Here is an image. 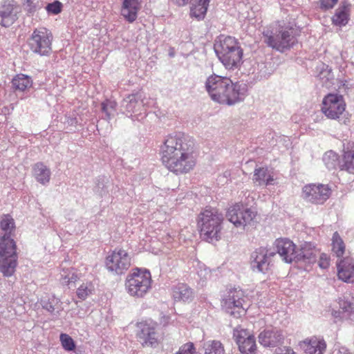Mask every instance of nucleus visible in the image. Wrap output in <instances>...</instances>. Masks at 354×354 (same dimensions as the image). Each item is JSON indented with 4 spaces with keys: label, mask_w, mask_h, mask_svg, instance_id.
<instances>
[{
    "label": "nucleus",
    "mask_w": 354,
    "mask_h": 354,
    "mask_svg": "<svg viewBox=\"0 0 354 354\" xmlns=\"http://www.w3.org/2000/svg\"><path fill=\"white\" fill-rule=\"evenodd\" d=\"M160 160L176 175H185L193 170L196 156L193 140L183 132L169 134L160 147Z\"/></svg>",
    "instance_id": "1"
},
{
    "label": "nucleus",
    "mask_w": 354,
    "mask_h": 354,
    "mask_svg": "<svg viewBox=\"0 0 354 354\" xmlns=\"http://www.w3.org/2000/svg\"><path fill=\"white\" fill-rule=\"evenodd\" d=\"M205 88L213 101L228 106L243 101L248 94L246 84L233 82L230 77L215 74L207 79Z\"/></svg>",
    "instance_id": "2"
},
{
    "label": "nucleus",
    "mask_w": 354,
    "mask_h": 354,
    "mask_svg": "<svg viewBox=\"0 0 354 354\" xmlns=\"http://www.w3.org/2000/svg\"><path fill=\"white\" fill-rule=\"evenodd\" d=\"M1 229L5 234L0 239V271L5 277L12 276L17 265V245L10 238L15 230L14 219L9 214L3 215L0 221Z\"/></svg>",
    "instance_id": "3"
},
{
    "label": "nucleus",
    "mask_w": 354,
    "mask_h": 354,
    "mask_svg": "<svg viewBox=\"0 0 354 354\" xmlns=\"http://www.w3.org/2000/svg\"><path fill=\"white\" fill-rule=\"evenodd\" d=\"M156 104V99L138 91L127 95L121 102V108L123 113L133 120H141L147 115L148 109Z\"/></svg>",
    "instance_id": "4"
},
{
    "label": "nucleus",
    "mask_w": 354,
    "mask_h": 354,
    "mask_svg": "<svg viewBox=\"0 0 354 354\" xmlns=\"http://www.w3.org/2000/svg\"><path fill=\"white\" fill-rule=\"evenodd\" d=\"M223 221V214L215 208L208 207L198 215V227L201 236L208 242L217 241L221 239Z\"/></svg>",
    "instance_id": "5"
},
{
    "label": "nucleus",
    "mask_w": 354,
    "mask_h": 354,
    "mask_svg": "<svg viewBox=\"0 0 354 354\" xmlns=\"http://www.w3.org/2000/svg\"><path fill=\"white\" fill-rule=\"evenodd\" d=\"M292 28L283 27L279 24H273L263 31L264 42L268 46L280 52L292 48L297 42V39Z\"/></svg>",
    "instance_id": "6"
},
{
    "label": "nucleus",
    "mask_w": 354,
    "mask_h": 354,
    "mask_svg": "<svg viewBox=\"0 0 354 354\" xmlns=\"http://www.w3.org/2000/svg\"><path fill=\"white\" fill-rule=\"evenodd\" d=\"M151 288V276L149 271L135 268L125 279V288L131 297L142 298Z\"/></svg>",
    "instance_id": "7"
},
{
    "label": "nucleus",
    "mask_w": 354,
    "mask_h": 354,
    "mask_svg": "<svg viewBox=\"0 0 354 354\" xmlns=\"http://www.w3.org/2000/svg\"><path fill=\"white\" fill-rule=\"evenodd\" d=\"M131 265V258L127 251L122 248H115L107 255L105 266L109 272L113 274H124Z\"/></svg>",
    "instance_id": "8"
},
{
    "label": "nucleus",
    "mask_w": 354,
    "mask_h": 354,
    "mask_svg": "<svg viewBox=\"0 0 354 354\" xmlns=\"http://www.w3.org/2000/svg\"><path fill=\"white\" fill-rule=\"evenodd\" d=\"M53 35L48 29L40 28L35 29L28 39L30 50L39 55H48L51 50Z\"/></svg>",
    "instance_id": "9"
},
{
    "label": "nucleus",
    "mask_w": 354,
    "mask_h": 354,
    "mask_svg": "<svg viewBox=\"0 0 354 354\" xmlns=\"http://www.w3.org/2000/svg\"><path fill=\"white\" fill-rule=\"evenodd\" d=\"M243 302V291L240 288H230L222 300V308L227 313L238 318L245 313Z\"/></svg>",
    "instance_id": "10"
},
{
    "label": "nucleus",
    "mask_w": 354,
    "mask_h": 354,
    "mask_svg": "<svg viewBox=\"0 0 354 354\" xmlns=\"http://www.w3.org/2000/svg\"><path fill=\"white\" fill-rule=\"evenodd\" d=\"M256 214L254 211L242 203H237L228 208L226 216L235 227L244 229L245 226L252 223Z\"/></svg>",
    "instance_id": "11"
},
{
    "label": "nucleus",
    "mask_w": 354,
    "mask_h": 354,
    "mask_svg": "<svg viewBox=\"0 0 354 354\" xmlns=\"http://www.w3.org/2000/svg\"><path fill=\"white\" fill-rule=\"evenodd\" d=\"M345 109L346 103L342 95L329 93L324 97L322 111L328 118L338 119Z\"/></svg>",
    "instance_id": "12"
},
{
    "label": "nucleus",
    "mask_w": 354,
    "mask_h": 354,
    "mask_svg": "<svg viewBox=\"0 0 354 354\" xmlns=\"http://www.w3.org/2000/svg\"><path fill=\"white\" fill-rule=\"evenodd\" d=\"M331 194V188L328 185L309 184L303 188V198L311 203L324 204Z\"/></svg>",
    "instance_id": "13"
},
{
    "label": "nucleus",
    "mask_w": 354,
    "mask_h": 354,
    "mask_svg": "<svg viewBox=\"0 0 354 354\" xmlns=\"http://www.w3.org/2000/svg\"><path fill=\"white\" fill-rule=\"evenodd\" d=\"M137 338L143 346L156 347L158 344L157 324L142 322L138 324Z\"/></svg>",
    "instance_id": "14"
},
{
    "label": "nucleus",
    "mask_w": 354,
    "mask_h": 354,
    "mask_svg": "<svg viewBox=\"0 0 354 354\" xmlns=\"http://www.w3.org/2000/svg\"><path fill=\"white\" fill-rule=\"evenodd\" d=\"M275 254L276 252L266 248L260 247L256 249L250 256L251 268L253 271L266 272L269 268L270 258Z\"/></svg>",
    "instance_id": "15"
},
{
    "label": "nucleus",
    "mask_w": 354,
    "mask_h": 354,
    "mask_svg": "<svg viewBox=\"0 0 354 354\" xmlns=\"http://www.w3.org/2000/svg\"><path fill=\"white\" fill-rule=\"evenodd\" d=\"M242 49L239 41L231 36H219L214 44V50L219 59H226L227 53Z\"/></svg>",
    "instance_id": "16"
},
{
    "label": "nucleus",
    "mask_w": 354,
    "mask_h": 354,
    "mask_svg": "<svg viewBox=\"0 0 354 354\" xmlns=\"http://www.w3.org/2000/svg\"><path fill=\"white\" fill-rule=\"evenodd\" d=\"M274 246L277 252L286 263H291L297 258L296 245L289 239H277L274 242Z\"/></svg>",
    "instance_id": "17"
},
{
    "label": "nucleus",
    "mask_w": 354,
    "mask_h": 354,
    "mask_svg": "<svg viewBox=\"0 0 354 354\" xmlns=\"http://www.w3.org/2000/svg\"><path fill=\"white\" fill-rule=\"evenodd\" d=\"M234 337L242 354H254L257 346L253 335H248L245 330H235Z\"/></svg>",
    "instance_id": "18"
},
{
    "label": "nucleus",
    "mask_w": 354,
    "mask_h": 354,
    "mask_svg": "<svg viewBox=\"0 0 354 354\" xmlns=\"http://www.w3.org/2000/svg\"><path fill=\"white\" fill-rule=\"evenodd\" d=\"M284 336L276 328L266 329L259 335V343L265 347H274L283 342Z\"/></svg>",
    "instance_id": "19"
},
{
    "label": "nucleus",
    "mask_w": 354,
    "mask_h": 354,
    "mask_svg": "<svg viewBox=\"0 0 354 354\" xmlns=\"http://www.w3.org/2000/svg\"><path fill=\"white\" fill-rule=\"evenodd\" d=\"M319 251L315 245L310 242H305L301 244L299 251H297L295 261L305 263H314L317 261Z\"/></svg>",
    "instance_id": "20"
},
{
    "label": "nucleus",
    "mask_w": 354,
    "mask_h": 354,
    "mask_svg": "<svg viewBox=\"0 0 354 354\" xmlns=\"http://www.w3.org/2000/svg\"><path fill=\"white\" fill-rule=\"evenodd\" d=\"M141 8V0H122L121 16L129 23L134 22Z\"/></svg>",
    "instance_id": "21"
},
{
    "label": "nucleus",
    "mask_w": 354,
    "mask_h": 354,
    "mask_svg": "<svg viewBox=\"0 0 354 354\" xmlns=\"http://www.w3.org/2000/svg\"><path fill=\"white\" fill-rule=\"evenodd\" d=\"M338 279L346 283L354 282V260L346 257L337 263Z\"/></svg>",
    "instance_id": "22"
},
{
    "label": "nucleus",
    "mask_w": 354,
    "mask_h": 354,
    "mask_svg": "<svg viewBox=\"0 0 354 354\" xmlns=\"http://www.w3.org/2000/svg\"><path fill=\"white\" fill-rule=\"evenodd\" d=\"M339 306L342 310V318L354 321V290L345 293L344 299L339 301ZM339 314L340 312L335 311L333 315L337 317Z\"/></svg>",
    "instance_id": "23"
},
{
    "label": "nucleus",
    "mask_w": 354,
    "mask_h": 354,
    "mask_svg": "<svg viewBox=\"0 0 354 354\" xmlns=\"http://www.w3.org/2000/svg\"><path fill=\"white\" fill-rule=\"evenodd\" d=\"M340 170L354 175V143L348 142L344 145L342 159L339 162Z\"/></svg>",
    "instance_id": "24"
},
{
    "label": "nucleus",
    "mask_w": 354,
    "mask_h": 354,
    "mask_svg": "<svg viewBox=\"0 0 354 354\" xmlns=\"http://www.w3.org/2000/svg\"><path fill=\"white\" fill-rule=\"evenodd\" d=\"M16 6L10 2H5L0 8V24L9 27L17 19Z\"/></svg>",
    "instance_id": "25"
},
{
    "label": "nucleus",
    "mask_w": 354,
    "mask_h": 354,
    "mask_svg": "<svg viewBox=\"0 0 354 354\" xmlns=\"http://www.w3.org/2000/svg\"><path fill=\"white\" fill-rule=\"evenodd\" d=\"M351 6V4L346 1H344L341 3L332 17V23L333 25L341 27L348 24L350 17Z\"/></svg>",
    "instance_id": "26"
},
{
    "label": "nucleus",
    "mask_w": 354,
    "mask_h": 354,
    "mask_svg": "<svg viewBox=\"0 0 354 354\" xmlns=\"http://www.w3.org/2000/svg\"><path fill=\"white\" fill-rule=\"evenodd\" d=\"M12 88L16 93H26L32 87L33 82L32 78L22 73L16 75L12 80Z\"/></svg>",
    "instance_id": "27"
},
{
    "label": "nucleus",
    "mask_w": 354,
    "mask_h": 354,
    "mask_svg": "<svg viewBox=\"0 0 354 354\" xmlns=\"http://www.w3.org/2000/svg\"><path fill=\"white\" fill-rule=\"evenodd\" d=\"M210 0H190V15L198 21L205 18Z\"/></svg>",
    "instance_id": "28"
},
{
    "label": "nucleus",
    "mask_w": 354,
    "mask_h": 354,
    "mask_svg": "<svg viewBox=\"0 0 354 354\" xmlns=\"http://www.w3.org/2000/svg\"><path fill=\"white\" fill-rule=\"evenodd\" d=\"M226 59H219L224 65L225 68L228 70H234L237 68L241 64L243 58V50L239 49L232 51L226 52Z\"/></svg>",
    "instance_id": "29"
},
{
    "label": "nucleus",
    "mask_w": 354,
    "mask_h": 354,
    "mask_svg": "<svg viewBox=\"0 0 354 354\" xmlns=\"http://www.w3.org/2000/svg\"><path fill=\"white\" fill-rule=\"evenodd\" d=\"M192 290L184 283H179L172 288V297L175 301H186L192 297Z\"/></svg>",
    "instance_id": "30"
},
{
    "label": "nucleus",
    "mask_w": 354,
    "mask_h": 354,
    "mask_svg": "<svg viewBox=\"0 0 354 354\" xmlns=\"http://www.w3.org/2000/svg\"><path fill=\"white\" fill-rule=\"evenodd\" d=\"M326 348V344L324 340L314 337L310 339L306 344L305 352L306 354H323Z\"/></svg>",
    "instance_id": "31"
},
{
    "label": "nucleus",
    "mask_w": 354,
    "mask_h": 354,
    "mask_svg": "<svg viewBox=\"0 0 354 354\" xmlns=\"http://www.w3.org/2000/svg\"><path fill=\"white\" fill-rule=\"evenodd\" d=\"M102 112L104 114V119L109 121L117 114V102L112 100H106L101 104Z\"/></svg>",
    "instance_id": "32"
},
{
    "label": "nucleus",
    "mask_w": 354,
    "mask_h": 354,
    "mask_svg": "<svg viewBox=\"0 0 354 354\" xmlns=\"http://www.w3.org/2000/svg\"><path fill=\"white\" fill-rule=\"evenodd\" d=\"M79 279L77 271L73 268H63L60 272L59 281L62 285H70Z\"/></svg>",
    "instance_id": "33"
},
{
    "label": "nucleus",
    "mask_w": 354,
    "mask_h": 354,
    "mask_svg": "<svg viewBox=\"0 0 354 354\" xmlns=\"http://www.w3.org/2000/svg\"><path fill=\"white\" fill-rule=\"evenodd\" d=\"M60 301L58 298H56L55 296H50L48 298H43L41 299V304L43 308L48 310L51 314H55L56 311L57 314H59L61 311L60 307Z\"/></svg>",
    "instance_id": "34"
},
{
    "label": "nucleus",
    "mask_w": 354,
    "mask_h": 354,
    "mask_svg": "<svg viewBox=\"0 0 354 354\" xmlns=\"http://www.w3.org/2000/svg\"><path fill=\"white\" fill-rule=\"evenodd\" d=\"M332 251L337 257H342L345 252V244L337 232L332 237Z\"/></svg>",
    "instance_id": "35"
},
{
    "label": "nucleus",
    "mask_w": 354,
    "mask_h": 354,
    "mask_svg": "<svg viewBox=\"0 0 354 354\" xmlns=\"http://www.w3.org/2000/svg\"><path fill=\"white\" fill-rule=\"evenodd\" d=\"M318 77L322 81L323 86L328 88L333 84L334 75L332 70L328 66L322 64Z\"/></svg>",
    "instance_id": "36"
},
{
    "label": "nucleus",
    "mask_w": 354,
    "mask_h": 354,
    "mask_svg": "<svg viewBox=\"0 0 354 354\" xmlns=\"http://www.w3.org/2000/svg\"><path fill=\"white\" fill-rule=\"evenodd\" d=\"M204 354H224L225 350L219 341L213 340L204 344Z\"/></svg>",
    "instance_id": "37"
},
{
    "label": "nucleus",
    "mask_w": 354,
    "mask_h": 354,
    "mask_svg": "<svg viewBox=\"0 0 354 354\" xmlns=\"http://www.w3.org/2000/svg\"><path fill=\"white\" fill-rule=\"evenodd\" d=\"M323 161L326 167L329 169H335L339 167V156L337 153L333 151L326 152L323 156Z\"/></svg>",
    "instance_id": "38"
},
{
    "label": "nucleus",
    "mask_w": 354,
    "mask_h": 354,
    "mask_svg": "<svg viewBox=\"0 0 354 354\" xmlns=\"http://www.w3.org/2000/svg\"><path fill=\"white\" fill-rule=\"evenodd\" d=\"M32 174L35 176L50 177V170L43 162H39L32 166Z\"/></svg>",
    "instance_id": "39"
},
{
    "label": "nucleus",
    "mask_w": 354,
    "mask_h": 354,
    "mask_svg": "<svg viewBox=\"0 0 354 354\" xmlns=\"http://www.w3.org/2000/svg\"><path fill=\"white\" fill-rule=\"evenodd\" d=\"M60 342L62 343V346L64 348V350L67 351H73L75 348V344L72 337L66 333H62L60 335Z\"/></svg>",
    "instance_id": "40"
},
{
    "label": "nucleus",
    "mask_w": 354,
    "mask_h": 354,
    "mask_svg": "<svg viewBox=\"0 0 354 354\" xmlns=\"http://www.w3.org/2000/svg\"><path fill=\"white\" fill-rule=\"evenodd\" d=\"M92 292V284L91 283L86 282L82 283L77 290V297L84 300L89 295L91 294Z\"/></svg>",
    "instance_id": "41"
},
{
    "label": "nucleus",
    "mask_w": 354,
    "mask_h": 354,
    "mask_svg": "<svg viewBox=\"0 0 354 354\" xmlns=\"http://www.w3.org/2000/svg\"><path fill=\"white\" fill-rule=\"evenodd\" d=\"M23 6L24 9L29 13H33L42 6L39 0H24Z\"/></svg>",
    "instance_id": "42"
},
{
    "label": "nucleus",
    "mask_w": 354,
    "mask_h": 354,
    "mask_svg": "<svg viewBox=\"0 0 354 354\" xmlns=\"http://www.w3.org/2000/svg\"><path fill=\"white\" fill-rule=\"evenodd\" d=\"M45 8L48 14L57 15L62 10V3L59 1H55L53 3H48Z\"/></svg>",
    "instance_id": "43"
},
{
    "label": "nucleus",
    "mask_w": 354,
    "mask_h": 354,
    "mask_svg": "<svg viewBox=\"0 0 354 354\" xmlns=\"http://www.w3.org/2000/svg\"><path fill=\"white\" fill-rule=\"evenodd\" d=\"M254 177H272L267 167H259L254 169Z\"/></svg>",
    "instance_id": "44"
},
{
    "label": "nucleus",
    "mask_w": 354,
    "mask_h": 354,
    "mask_svg": "<svg viewBox=\"0 0 354 354\" xmlns=\"http://www.w3.org/2000/svg\"><path fill=\"white\" fill-rule=\"evenodd\" d=\"M194 350L192 343H187L183 345L176 354H194Z\"/></svg>",
    "instance_id": "45"
},
{
    "label": "nucleus",
    "mask_w": 354,
    "mask_h": 354,
    "mask_svg": "<svg viewBox=\"0 0 354 354\" xmlns=\"http://www.w3.org/2000/svg\"><path fill=\"white\" fill-rule=\"evenodd\" d=\"M318 266L322 269H326L329 267L330 258L326 254L322 253L319 255Z\"/></svg>",
    "instance_id": "46"
},
{
    "label": "nucleus",
    "mask_w": 354,
    "mask_h": 354,
    "mask_svg": "<svg viewBox=\"0 0 354 354\" xmlns=\"http://www.w3.org/2000/svg\"><path fill=\"white\" fill-rule=\"evenodd\" d=\"M338 2V0H320V8L323 10L332 9Z\"/></svg>",
    "instance_id": "47"
},
{
    "label": "nucleus",
    "mask_w": 354,
    "mask_h": 354,
    "mask_svg": "<svg viewBox=\"0 0 354 354\" xmlns=\"http://www.w3.org/2000/svg\"><path fill=\"white\" fill-rule=\"evenodd\" d=\"M275 178H255L254 184L259 186H268L274 184Z\"/></svg>",
    "instance_id": "48"
},
{
    "label": "nucleus",
    "mask_w": 354,
    "mask_h": 354,
    "mask_svg": "<svg viewBox=\"0 0 354 354\" xmlns=\"http://www.w3.org/2000/svg\"><path fill=\"white\" fill-rule=\"evenodd\" d=\"M274 354H296L292 349L288 347H279L275 351Z\"/></svg>",
    "instance_id": "49"
},
{
    "label": "nucleus",
    "mask_w": 354,
    "mask_h": 354,
    "mask_svg": "<svg viewBox=\"0 0 354 354\" xmlns=\"http://www.w3.org/2000/svg\"><path fill=\"white\" fill-rule=\"evenodd\" d=\"M175 4L182 6L187 3L189 0H171Z\"/></svg>",
    "instance_id": "50"
},
{
    "label": "nucleus",
    "mask_w": 354,
    "mask_h": 354,
    "mask_svg": "<svg viewBox=\"0 0 354 354\" xmlns=\"http://www.w3.org/2000/svg\"><path fill=\"white\" fill-rule=\"evenodd\" d=\"M49 180H50V178H38V181H39L41 184H42V185H46L47 183H48Z\"/></svg>",
    "instance_id": "51"
},
{
    "label": "nucleus",
    "mask_w": 354,
    "mask_h": 354,
    "mask_svg": "<svg viewBox=\"0 0 354 354\" xmlns=\"http://www.w3.org/2000/svg\"><path fill=\"white\" fill-rule=\"evenodd\" d=\"M68 122L71 123V124H76L77 123L76 118H71V121Z\"/></svg>",
    "instance_id": "52"
}]
</instances>
